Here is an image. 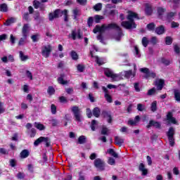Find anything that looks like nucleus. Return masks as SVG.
Returning a JSON list of instances; mask_svg holds the SVG:
<instances>
[{"instance_id":"nucleus-36","label":"nucleus","mask_w":180,"mask_h":180,"mask_svg":"<svg viewBox=\"0 0 180 180\" xmlns=\"http://www.w3.org/2000/svg\"><path fill=\"white\" fill-rule=\"evenodd\" d=\"M172 41H173V39H172V37H166L165 38V43L167 46H171V44H172Z\"/></svg>"},{"instance_id":"nucleus-61","label":"nucleus","mask_w":180,"mask_h":180,"mask_svg":"<svg viewBox=\"0 0 180 180\" xmlns=\"http://www.w3.org/2000/svg\"><path fill=\"white\" fill-rule=\"evenodd\" d=\"M10 41L12 45L15 44L16 41V37H13V34H12L10 35Z\"/></svg>"},{"instance_id":"nucleus-17","label":"nucleus","mask_w":180,"mask_h":180,"mask_svg":"<svg viewBox=\"0 0 180 180\" xmlns=\"http://www.w3.org/2000/svg\"><path fill=\"white\" fill-rule=\"evenodd\" d=\"M115 144L117 146H119L120 147H122L123 143H124V139L120 136H115Z\"/></svg>"},{"instance_id":"nucleus-26","label":"nucleus","mask_w":180,"mask_h":180,"mask_svg":"<svg viewBox=\"0 0 180 180\" xmlns=\"http://www.w3.org/2000/svg\"><path fill=\"white\" fill-rule=\"evenodd\" d=\"M160 63H162V64H164V65L168 66L172 63V60L167 59L165 58H161Z\"/></svg>"},{"instance_id":"nucleus-2","label":"nucleus","mask_w":180,"mask_h":180,"mask_svg":"<svg viewBox=\"0 0 180 180\" xmlns=\"http://www.w3.org/2000/svg\"><path fill=\"white\" fill-rule=\"evenodd\" d=\"M127 19L128 21H122L121 23L123 27L127 30H131L132 29H136V27H137L136 22H134V19H139L137 13L133 11H129Z\"/></svg>"},{"instance_id":"nucleus-14","label":"nucleus","mask_w":180,"mask_h":180,"mask_svg":"<svg viewBox=\"0 0 180 180\" xmlns=\"http://www.w3.org/2000/svg\"><path fill=\"white\" fill-rule=\"evenodd\" d=\"M139 169L141 172H142V175L146 176L147 174H148V169H146V166L143 163H140Z\"/></svg>"},{"instance_id":"nucleus-52","label":"nucleus","mask_w":180,"mask_h":180,"mask_svg":"<svg viewBox=\"0 0 180 180\" xmlns=\"http://www.w3.org/2000/svg\"><path fill=\"white\" fill-rule=\"evenodd\" d=\"M25 176H26V175L25 174V173L22 172H19L17 174V178L18 179H25Z\"/></svg>"},{"instance_id":"nucleus-31","label":"nucleus","mask_w":180,"mask_h":180,"mask_svg":"<svg viewBox=\"0 0 180 180\" xmlns=\"http://www.w3.org/2000/svg\"><path fill=\"white\" fill-rule=\"evenodd\" d=\"M15 22H16V18L11 17L6 21L5 25L6 26H11V25H12V23H15Z\"/></svg>"},{"instance_id":"nucleus-6","label":"nucleus","mask_w":180,"mask_h":180,"mask_svg":"<svg viewBox=\"0 0 180 180\" xmlns=\"http://www.w3.org/2000/svg\"><path fill=\"white\" fill-rule=\"evenodd\" d=\"M40 143H44L46 147H50L51 146V139L49 137L40 136L34 142V146L37 147Z\"/></svg>"},{"instance_id":"nucleus-30","label":"nucleus","mask_w":180,"mask_h":180,"mask_svg":"<svg viewBox=\"0 0 180 180\" xmlns=\"http://www.w3.org/2000/svg\"><path fill=\"white\" fill-rule=\"evenodd\" d=\"M70 57L72 58V60H74L75 61H77L79 57L78 56V53L75 51H72L70 52Z\"/></svg>"},{"instance_id":"nucleus-10","label":"nucleus","mask_w":180,"mask_h":180,"mask_svg":"<svg viewBox=\"0 0 180 180\" xmlns=\"http://www.w3.org/2000/svg\"><path fill=\"white\" fill-rule=\"evenodd\" d=\"M164 84H165V81H164V79H156L155 82L156 89L158 91H161L162 88H164Z\"/></svg>"},{"instance_id":"nucleus-63","label":"nucleus","mask_w":180,"mask_h":180,"mask_svg":"<svg viewBox=\"0 0 180 180\" xmlns=\"http://www.w3.org/2000/svg\"><path fill=\"white\" fill-rule=\"evenodd\" d=\"M77 2L82 6H85V5H86V0H77Z\"/></svg>"},{"instance_id":"nucleus-32","label":"nucleus","mask_w":180,"mask_h":180,"mask_svg":"<svg viewBox=\"0 0 180 180\" xmlns=\"http://www.w3.org/2000/svg\"><path fill=\"white\" fill-rule=\"evenodd\" d=\"M19 54H20V58L21 61H26L27 60H29V56H25L23 53V51H20Z\"/></svg>"},{"instance_id":"nucleus-15","label":"nucleus","mask_w":180,"mask_h":180,"mask_svg":"<svg viewBox=\"0 0 180 180\" xmlns=\"http://www.w3.org/2000/svg\"><path fill=\"white\" fill-rule=\"evenodd\" d=\"M158 11V15L160 19H162L164 17V14L165 12H167V9L162 8V7H158L157 8Z\"/></svg>"},{"instance_id":"nucleus-48","label":"nucleus","mask_w":180,"mask_h":180,"mask_svg":"<svg viewBox=\"0 0 180 180\" xmlns=\"http://www.w3.org/2000/svg\"><path fill=\"white\" fill-rule=\"evenodd\" d=\"M168 140L169 146H171V147H174V146H175V139L174 138V136L169 137Z\"/></svg>"},{"instance_id":"nucleus-5","label":"nucleus","mask_w":180,"mask_h":180,"mask_svg":"<svg viewBox=\"0 0 180 180\" xmlns=\"http://www.w3.org/2000/svg\"><path fill=\"white\" fill-rule=\"evenodd\" d=\"M104 74L108 78H111L112 81H120L122 79L120 75L113 73V71L109 68H104Z\"/></svg>"},{"instance_id":"nucleus-37","label":"nucleus","mask_w":180,"mask_h":180,"mask_svg":"<svg viewBox=\"0 0 180 180\" xmlns=\"http://www.w3.org/2000/svg\"><path fill=\"white\" fill-rule=\"evenodd\" d=\"M1 12H8V4H2L0 5Z\"/></svg>"},{"instance_id":"nucleus-20","label":"nucleus","mask_w":180,"mask_h":180,"mask_svg":"<svg viewBox=\"0 0 180 180\" xmlns=\"http://www.w3.org/2000/svg\"><path fill=\"white\" fill-rule=\"evenodd\" d=\"M176 15V12L167 13L166 15V20H167V22H172V19H174V16H175Z\"/></svg>"},{"instance_id":"nucleus-4","label":"nucleus","mask_w":180,"mask_h":180,"mask_svg":"<svg viewBox=\"0 0 180 180\" xmlns=\"http://www.w3.org/2000/svg\"><path fill=\"white\" fill-rule=\"evenodd\" d=\"M71 110L74 115L75 120L79 122H82V115H81L82 111H81V109H79V107L77 105H74L71 108Z\"/></svg>"},{"instance_id":"nucleus-58","label":"nucleus","mask_w":180,"mask_h":180,"mask_svg":"<svg viewBox=\"0 0 180 180\" xmlns=\"http://www.w3.org/2000/svg\"><path fill=\"white\" fill-rule=\"evenodd\" d=\"M10 166L12 167V168H14V167H16V160L15 159H11L9 160Z\"/></svg>"},{"instance_id":"nucleus-50","label":"nucleus","mask_w":180,"mask_h":180,"mask_svg":"<svg viewBox=\"0 0 180 180\" xmlns=\"http://www.w3.org/2000/svg\"><path fill=\"white\" fill-rule=\"evenodd\" d=\"M145 110H146V107L143 104L141 103L137 104V110H139V112H143Z\"/></svg>"},{"instance_id":"nucleus-51","label":"nucleus","mask_w":180,"mask_h":180,"mask_svg":"<svg viewBox=\"0 0 180 180\" xmlns=\"http://www.w3.org/2000/svg\"><path fill=\"white\" fill-rule=\"evenodd\" d=\"M134 87L136 92H140V91H141L140 89V83H139V82L134 83Z\"/></svg>"},{"instance_id":"nucleus-23","label":"nucleus","mask_w":180,"mask_h":180,"mask_svg":"<svg viewBox=\"0 0 180 180\" xmlns=\"http://www.w3.org/2000/svg\"><path fill=\"white\" fill-rule=\"evenodd\" d=\"M167 136L168 138L174 137V136H175V129H174L172 127H169L168 131L167 132Z\"/></svg>"},{"instance_id":"nucleus-49","label":"nucleus","mask_w":180,"mask_h":180,"mask_svg":"<svg viewBox=\"0 0 180 180\" xmlns=\"http://www.w3.org/2000/svg\"><path fill=\"white\" fill-rule=\"evenodd\" d=\"M94 9L96 10L97 12H99V11H102V4L101 3L96 4L94 6Z\"/></svg>"},{"instance_id":"nucleus-28","label":"nucleus","mask_w":180,"mask_h":180,"mask_svg":"<svg viewBox=\"0 0 180 180\" xmlns=\"http://www.w3.org/2000/svg\"><path fill=\"white\" fill-rule=\"evenodd\" d=\"M107 153L114 157V158H119V155H117V153L115 152V150L112 148L108 149Z\"/></svg>"},{"instance_id":"nucleus-27","label":"nucleus","mask_w":180,"mask_h":180,"mask_svg":"<svg viewBox=\"0 0 180 180\" xmlns=\"http://www.w3.org/2000/svg\"><path fill=\"white\" fill-rule=\"evenodd\" d=\"M78 144H85L86 143V136L82 135L77 139Z\"/></svg>"},{"instance_id":"nucleus-57","label":"nucleus","mask_w":180,"mask_h":180,"mask_svg":"<svg viewBox=\"0 0 180 180\" xmlns=\"http://www.w3.org/2000/svg\"><path fill=\"white\" fill-rule=\"evenodd\" d=\"M174 53H176V54L180 53V47H179V46H178V44L174 45Z\"/></svg>"},{"instance_id":"nucleus-38","label":"nucleus","mask_w":180,"mask_h":180,"mask_svg":"<svg viewBox=\"0 0 180 180\" xmlns=\"http://www.w3.org/2000/svg\"><path fill=\"white\" fill-rule=\"evenodd\" d=\"M47 92L49 95H54V94H56V89H54V87H53V86H49L48 87Z\"/></svg>"},{"instance_id":"nucleus-7","label":"nucleus","mask_w":180,"mask_h":180,"mask_svg":"<svg viewBox=\"0 0 180 180\" xmlns=\"http://www.w3.org/2000/svg\"><path fill=\"white\" fill-rule=\"evenodd\" d=\"M139 71L145 74V75L143 76V78H145V79H148V78H155V77H157V74H155V72H150V69L147 68H142L139 69Z\"/></svg>"},{"instance_id":"nucleus-60","label":"nucleus","mask_w":180,"mask_h":180,"mask_svg":"<svg viewBox=\"0 0 180 180\" xmlns=\"http://www.w3.org/2000/svg\"><path fill=\"white\" fill-rule=\"evenodd\" d=\"M30 137L31 139H32V137H34L36 136V133H37V131H36V129L32 128L30 130Z\"/></svg>"},{"instance_id":"nucleus-44","label":"nucleus","mask_w":180,"mask_h":180,"mask_svg":"<svg viewBox=\"0 0 180 180\" xmlns=\"http://www.w3.org/2000/svg\"><path fill=\"white\" fill-rule=\"evenodd\" d=\"M104 98H105V100L107 101V102H108V103H112V102H113L112 96H110L109 94H105Z\"/></svg>"},{"instance_id":"nucleus-41","label":"nucleus","mask_w":180,"mask_h":180,"mask_svg":"<svg viewBox=\"0 0 180 180\" xmlns=\"http://www.w3.org/2000/svg\"><path fill=\"white\" fill-rule=\"evenodd\" d=\"M148 30L153 31L155 30V24L154 22H150L146 26Z\"/></svg>"},{"instance_id":"nucleus-64","label":"nucleus","mask_w":180,"mask_h":180,"mask_svg":"<svg viewBox=\"0 0 180 180\" xmlns=\"http://www.w3.org/2000/svg\"><path fill=\"white\" fill-rule=\"evenodd\" d=\"M78 180H85V176L82 175V172H79Z\"/></svg>"},{"instance_id":"nucleus-21","label":"nucleus","mask_w":180,"mask_h":180,"mask_svg":"<svg viewBox=\"0 0 180 180\" xmlns=\"http://www.w3.org/2000/svg\"><path fill=\"white\" fill-rule=\"evenodd\" d=\"M64 74L60 75V77L58 78V84H60L61 85H67V84H68V81L64 80Z\"/></svg>"},{"instance_id":"nucleus-24","label":"nucleus","mask_w":180,"mask_h":180,"mask_svg":"<svg viewBox=\"0 0 180 180\" xmlns=\"http://www.w3.org/2000/svg\"><path fill=\"white\" fill-rule=\"evenodd\" d=\"M92 113L95 117H99V116H101V108L98 107L94 108Z\"/></svg>"},{"instance_id":"nucleus-40","label":"nucleus","mask_w":180,"mask_h":180,"mask_svg":"<svg viewBox=\"0 0 180 180\" xmlns=\"http://www.w3.org/2000/svg\"><path fill=\"white\" fill-rule=\"evenodd\" d=\"M77 70L79 71V72H84V71H85V65L82 64H78L77 65Z\"/></svg>"},{"instance_id":"nucleus-53","label":"nucleus","mask_w":180,"mask_h":180,"mask_svg":"<svg viewBox=\"0 0 180 180\" xmlns=\"http://www.w3.org/2000/svg\"><path fill=\"white\" fill-rule=\"evenodd\" d=\"M51 110L52 115H56V113H57V107L56 106V105L52 104L51 105Z\"/></svg>"},{"instance_id":"nucleus-25","label":"nucleus","mask_w":180,"mask_h":180,"mask_svg":"<svg viewBox=\"0 0 180 180\" xmlns=\"http://www.w3.org/2000/svg\"><path fill=\"white\" fill-rule=\"evenodd\" d=\"M28 32H29V24H25L22 30V36L27 37Z\"/></svg>"},{"instance_id":"nucleus-62","label":"nucleus","mask_w":180,"mask_h":180,"mask_svg":"<svg viewBox=\"0 0 180 180\" xmlns=\"http://www.w3.org/2000/svg\"><path fill=\"white\" fill-rule=\"evenodd\" d=\"M150 42L153 44V46H155V44H157V37H153L150 40Z\"/></svg>"},{"instance_id":"nucleus-42","label":"nucleus","mask_w":180,"mask_h":180,"mask_svg":"<svg viewBox=\"0 0 180 180\" xmlns=\"http://www.w3.org/2000/svg\"><path fill=\"white\" fill-rule=\"evenodd\" d=\"M148 43H150V41H148V39H147V37H143L142 38V44L143 47H147V46H148Z\"/></svg>"},{"instance_id":"nucleus-43","label":"nucleus","mask_w":180,"mask_h":180,"mask_svg":"<svg viewBox=\"0 0 180 180\" xmlns=\"http://www.w3.org/2000/svg\"><path fill=\"white\" fill-rule=\"evenodd\" d=\"M150 110L152 112H155L157 110V101H155L151 103Z\"/></svg>"},{"instance_id":"nucleus-34","label":"nucleus","mask_w":180,"mask_h":180,"mask_svg":"<svg viewBox=\"0 0 180 180\" xmlns=\"http://www.w3.org/2000/svg\"><path fill=\"white\" fill-rule=\"evenodd\" d=\"M27 39V36H22V38L20 39L19 41H18V46H25V44H26V40Z\"/></svg>"},{"instance_id":"nucleus-56","label":"nucleus","mask_w":180,"mask_h":180,"mask_svg":"<svg viewBox=\"0 0 180 180\" xmlns=\"http://www.w3.org/2000/svg\"><path fill=\"white\" fill-rule=\"evenodd\" d=\"M108 164H109L110 165H115V164H116V160H115L113 158H109L108 160Z\"/></svg>"},{"instance_id":"nucleus-11","label":"nucleus","mask_w":180,"mask_h":180,"mask_svg":"<svg viewBox=\"0 0 180 180\" xmlns=\"http://www.w3.org/2000/svg\"><path fill=\"white\" fill-rule=\"evenodd\" d=\"M155 127L156 129H161V123L156 122L155 120L149 121V124L146 126L147 129H150V127Z\"/></svg>"},{"instance_id":"nucleus-45","label":"nucleus","mask_w":180,"mask_h":180,"mask_svg":"<svg viewBox=\"0 0 180 180\" xmlns=\"http://www.w3.org/2000/svg\"><path fill=\"white\" fill-rule=\"evenodd\" d=\"M102 19H103V16L96 15L94 17V22H96V23H100Z\"/></svg>"},{"instance_id":"nucleus-12","label":"nucleus","mask_w":180,"mask_h":180,"mask_svg":"<svg viewBox=\"0 0 180 180\" xmlns=\"http://www.w3.org/2000/svg\"><path fill=\"white\" fill-rule=\"evenodd\" d=\"M102 116H103V117H107L108 118V123L112 122V114H111L110 111L103 110L102 111Z\"/></svg>"},{"instance_id":"nucleus-54","label":"nucleus","mask_w":180,"mask_h":180,"mask_svg":"<svg viewBox=\"0 0 180 180\" xmlns=\"http://www.w3.org/2000/svg\"><path fill=\"white\" fill-rule=\"evenodd\" d=\"M101 134H102V136H109V134L108 133V128L103 127L101 129Z\"/></svg>"},{"instance_id":"nucleus-22","label":"nucleus","mask_w":180,"mask_h":180,"mask_svg":"<svg viewBox=\"0 0 180 180\" xmlns=\"http://www.w3.org/2000/svg\"><path fill=\"white\" fill-rule=\"evenodd\" d=\"M34 126L38 130H40V131L46 130V127L40 122H34Z\"/></svg>"},{"instance_id":"nucleus-1","label":"nucleus","mask_w":180,"mask_h":180,"mask_svg":"<svg viewBox=\"0 0 180 180\" xmlns=\"http://www.w3.org/2000/svg\"><path fill=\"white\" fill-rule=\"evenodd\" d=\"M112 29H114L115 30H117V34H115V39L117 41H120L122 37L124 36L123 34V31H122V29H120V27L117 25L115 23H110L108 25L103 24L101 27L99 26V25H96L95 28L94 29L93 32L94 33L96 34L98 32L100 33L99 35L97 36V40H99L102 44H106V42L103 41V36H102V34L105 30H111Z\"/></svg>"},{"instance_id":"nucleus-19","label":"nucleus","mask_w":180,"mask_h":180,"mask_svg":"<svg viewBox=\"0 0 180 180\" xmlns=\"http://www.w3.org/2000/svg\"><path fill=\"white\" fill-rule=\"evenodd\" d=\"M124 74L125 78H127V79L130 78V77H136V72H133V70H131L128 71H124Z\"/></svg>"},{"instance_id":"nucleus-55","label":"nucleus","mask_w":180,"mask_h":180,"mask_svg":"<svg viewBox=\"0 0 180 180\" xmlns=\"http://www.w3.org/2000/svg\"><path fill=\"white\" fill-rule=\"evenodd\" d=\"M87 25L89 27H91L92 25H94V18L93 17H89L87 20Z\"/></svg>"},{"instance_id":"nucleus-29","label":"nucleus","mask_w":180,"mask_h":180,"mask_svg":"<svg viewBox=\"0 0 180 180\" xmlns=\"http://www.w3.org/2000/svg\"><path fill=\"white\" fill-rule=\"evenodd\" d=\"M90 127H91L92 131H95V130H96V127H98V121L93 120L91 121Z\"/></svg>"},{"instance_id":"nucleus-9","label":"nucleus","mask_w":180,"mask_h":180,"mask_svg":"<svg viewBox=\"0 0 180 180\" xmlns=\"http://www.w3.org/2000/svg\"><path fill=\"white\" fill-rule=\"evenodd\" d=\"M52 50L53 48L51 47V45L44 46L41 48V54L43 57H45V58H49V57H50V54L51 53Z\"/></svg>"},{"instance_id":"nucleus-18","label":"nucleus","mask_w":180,"mask_h":180,"mask_svg":"<svg viewBox=\"0 0 180 180\" xmlns=\"http://www.w3.org/2000/svg\"><path fill=\"white\" fill-rule=\"evenodd\" d=\"M30 155V152H29V150L27 149H24L21 151L20 153V158H27L28 156Z\"/></svg>"},{"instance_id":"nucleus-13","label":"nucleus","mask_w":180,"mask_h":180,"mask_svg":"<svg viewBox=\"0 0 180 180\" xmlns=\"http://www.w3.org/2000/svg\"><path fill=\"white\" fill-rule=\"evenodd\" d=\"M155 33H156V34H164V33H165V27L164 25H160L159 27H157L155 29Z\"/></svg>"},{"instance_id":"nucleus-47","label":"nucleus","mask_w":180,"mask_h":180,"mask_svg":"<svg viewBox=\"0 0 180 180\" xmlns=\"http://www.w3.org/2000/svg\"><path fill=\"white\" fill-rule=\"evenodd\" d=\"M41 4V2H40L37 0H34L33 1V6L35 9H39Z\"/></svg>"},{"instance_id":"nucleus-46","label":"nucleus","mask_w":180,"mask_h":180,"mask_svg":"<svg viewBox=\"0 0 180 180\" xmlns=\"http://www.w3.org/2000/svg\"><path fill=\"white\" fill-rule=\"evenodd\" d=\"M40 37V35L39 34H34L31 37V39L32 40V41L34 43H36L37 41H39V37Z\"/></svg>"},{"instance_id":"nucleus-33","label":"nucleus","mask_w":180,"mask_h":180,"mask_svg":"<svg viewBox=\"0 0 180 180\" xmlns=\"http://www.w3.org/2000/svg\"><path fill=\"white\" fill-rule=\"evenodd\" d=\"M72 13L74 15V19H77V17L81 15V10L76 8L73 9Z\"/></svg>"},{"instance_id":"nucleus-16","label":"nucleus","mask_w":180,"mask_h":180,"mask_svg":"<svg viewBox=\"0 0 180 180\" xmlns=\"http://www.w3.org/2000/svg\"><path fill=\"white\" fill-rule=\"evenodd\" d=\"M145 13L148 16H151V15H153V8L148 4H146L145 6Z\"/></svg>"},{"instance_id":"nucleus-3","label":"nucleus","mask_w":180,"mask_h":180,"mask_svg":"<svg viewBox=\"0 0 180 180\" xmlns=\"http://www.w3.org/2000/svg\"><path fill=\"white\" fill-rule=\"evenodd\" d=\"M64 15V20L65 22H68V11L65 9L63 11L60 9H56L53 11V13H50L49 15V19L51 22H53L54 19H58V18H61Z\"/></svg>"},{"instance_id":"nucleus-59","label":"nucleus","mask_w":180,"mask_h":180,"mask_svg":"<svg viewBox=\"0 0 180 180\" xmlns=\"http://www.w3.org/2000/svg\"><path fill=\"white\" fill-rule=\"evenodd\" d=\"M93 112L91 110V108H86V116L89 117V119H91L92 117Z\"/></svg>"},{"instance_id":"nucleus-39","label":"nucleus","mask_w":180,"mask_h":180,"mask_svg":"<svg viewBox=\"0 0 180 180\" xmlns=\"http://www.w3.org/2000/svg\"><path fill=\"white\" fill-rule=\"evenodd\" d=\"M174 98L177 102H180V92L179 90H174Z\"/></svg>"},{"instance_id":"nucleus-35","label":"nucleus","mask_w":180,"mask_h":180,"mask_svg":"<svg viewBox=\"0 0 180 180\" xmlns=\"http://www.w3.org/2000/svg\"><path fill=\"white\" fill-rule=\"evenodd\" d=\"M157 94V89L153 87L148 91L147 95L148 96H153V95H155Z\"/></svg>"},{"instance_id":"nucleus-8","label":"nucleus","mask_w":180,"mask_h":180,"mask_svg":"<svg viewBox=\"0 0 180 180\" xmlns=\"http://www.w3.org/2000/svg\"><path fill=\"white\" fill-rule=\"evenodd\" d=\"M94 167H96L98 171H105V167H106V163L101 158H97L94 162Z\"/></svg>"}]
</instances>
